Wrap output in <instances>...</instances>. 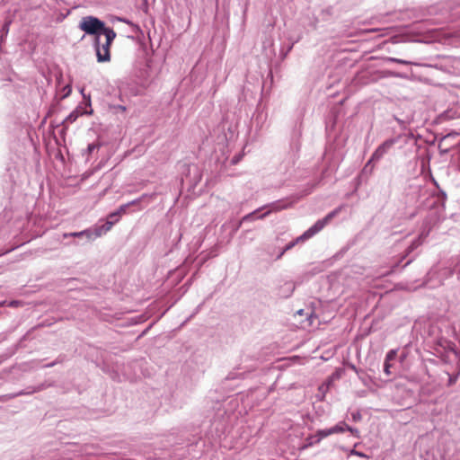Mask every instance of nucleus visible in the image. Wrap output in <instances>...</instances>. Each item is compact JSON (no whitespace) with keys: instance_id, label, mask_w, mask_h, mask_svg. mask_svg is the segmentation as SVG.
Here are the masks:
<instances>
[{"instance_id":"nucleus-1","label":"nucleus","mask_w":460,"mask_h":460,"mask_svg":"<svg viewBox=\"0 0 460 460\" xmlns=\"http://www.w3.org/2000/svg\"><path fill=\"white\" fill-rule=\"evenodd\" d=\"M300 197L297 198H290V199H279L277 201H274L272 203H270L262 208H260L256 210H254L252 213H249L243 217L241 221L239 222L237 228L240 227L242 223L246 221H253L256 219H262L265 217H267L270 212H277L280 211L282 209H286L288 208H290L295 202H296Z\"/></svg>"},{"instance_id":"nucleus-2","label":"nucleus","mask_w":460,"mask_h":460,"mask_svg":"<svg viewBox=\"0 0 460 460\" xmlns=\"http://www.w3.org/2000/svg\"><path fill=\"white\" fill-rule=\"evenodd\" d=\"M105 42L101 41V37H95L93 40V47L96 52L97 61L108 62L111 59L110 47L116 38V33L113 30H105Z\"/></svg>"},{"instance_id":"nucleus-3","label":"nucleus","mask_w":460,"mask_h":460,"mask_svg":"<svg viewBox=\"0 0 460 460\" xmlns=\"http://www.w3.org/2000/svg\"><path fill=\"white\" fill-rule=\"evenodd\" d=\"M79 28L86 34L101 37L105 34V30H112L105 27V24L100 19L93 16L84 17L79 24Z\"/></svg>"},{"instance_id":"nucleus-4","label":"nucleus","mask_w":460,"mask_h":460,"mask_svg":"<svg viewBox=\"0 0 460 460\" xmlns=\"http://www.w3.org/2000/svg\"><path fill=\"white\" fill-rule=\"evenodd\" d=\"M397 140H398L397 138L393 137V138L386 139L381 145H379L376 147V149L374 151V153L372 154V155H371L370 159L368 160V162L367 163V164L365 165L364 170H367L371 164L377 163L386 154H388V152L392 149V147L394 146V144L397 142Z\"/></svg>"},{"instance_id":"nucleus-5","label":"nucleus","mask_w":460,"mask_h":460,"mask_svg":"<svg viewBox=\"0 0 460 460\" xmlns=\"http://www.w3.org/2000/svg\"><path fill=\"white\" fill-rule=\"evenodd\" d=\"M430 226L428 223H423L421 231L418 237L414 239L410 246L406 250V254L402 257L404 259L406 256H408L411 252H412L415 249H417L420 245H421L426 238L429 236L430 233Z\"/></svg>"},{"instance_id":"nucleus-6","label":"nucleus","mask_w":460,"mask_h":460,"mask_svg":"<svg viewBox=\"0 0 460 460\" xmlns=\"http://www.w3.org/2000/svg\"><path fill=\"white\" fill-rule=\"evenodd\" d=\"M120 217L118 216V214L114 211L110 213L107 216V220L103 225L101 226H95V236H102L105 234L107 232H109L111 227L119 222Z\"/></svg>"},{"instance_id":"nucleus-7","label":"nucleus","mask_w":460,"mask_h":460,"mask_svg":"<svg viewBox=\"0 0 460 460\" xmlns=\"http://www.w3.org/2000/svg\"><path fill=\"white\" fill-rule=\"evenodd\" d=\"M341 210V207H339L335 208L334 210L328 213L323 219H320L316 221L311 227V232H313L314 234H316L319 233L325 225L331 221L335 216H337Z\"/></svg>"},{"instance_id":"nucleus-8","label":"nucleus","mask_w":460,"mask_h":460,"mask_svg":"<svg viewBox=\"0 0 460 460\" xmlns=\"http://www.w3.org/2000/svg\"><path fill=\"white\" fill-rule=\"evenodd\" d=\"M436 274H437V273H435V272H429V273L428 274V279H427V281H426V283H425L428 287H429V288H436V287H438V286L442 285V284H443V282H444V280H445L447 278H448V277L452 276L453 271H452L451 270H449V269L445 268V269H443V270H439V272H438V282H437V283H435V284H431V283H429V282H430V280H431V279H432Z\"/></svg>"},{"instance_id":"nucleus-9","label":"nucleus","mask_w":460,"mask_h":460,"mask_svg":"<svg viewBox=\"0 0 460 460\" xmlns=\"http://www.w3.org/2000/svg\"><path fill=\"white\" fill-rule=\"evenodd\" d=\"M441 120H450L460 118V102L451 104L444 112L439 116Z\"/></svg>"},{"instance_id":"nucleus-10","label":"nucleus","mask_w":460,"mask_h":460,"mask_svg":"<svg viewBox=\"0 0 460 460\" xmlns=\"http://www.w3.org/2000/svg\"><path fill=\"white\" fill-rule=\"evenodd\" d=\"M67 237H84L88 241L94 240L99 236H95V226L93 228H88L80 232H72L64 234V238Z\"/></svg>"},{"instance_id":"nucleus-11","label":"nucleus","mask_w":460,"mask_h":460,"mask_svg":"<svg viewBox=\"0 0 460 460\" xmlns=\"http://www.w3.org/2000/svg\"><path fill=\"white\" fill-rule=\"evenodd\" d=\"M332 435V428L324 429H319L315 435L312 436L308 438V445L307 446H313L314 444H318L321 442L322 439L327 438L328 436Z\"/></svg>"},{"instance_id":"nucleus-12","label":"nucleus","mask_w":460,"mask_h":460,"mask_svg":"<svg viewBox=\"0 0 460 460\" xmlns=\"http://www.w3.org/2000/svg\"><path fill=\"white\" fill-rule=\"evenodd\" d=\"M314 234H313V232H311V229L308 228L303 234H301L300 236L296 237L295 240L289 242L283 249H284V252H288L289 250H291L293 247H295L297 243H302V242H305L308 239H310L311 237H313Z\"/></svg>"},{"instance_id":"nucleus-13","label":"nucleus","mask_w":460,"mask_h":460,"mask_svg":"<svg viewBox=\"0 0 460 460\" xmlns=\"http://www.w3.org/2000/svg\"><path fill=\"white\" fill-rule=\"evenodd\" d=\"M295 284L291 281H287L279 289V296L282 297H289L295 290Z\"/></svg>"},{"instance_id":"nucleus-14","label":"nucleus","mask_w":460,"mask_h":460,"mask_svg":"<svg viewBox=\"0 0 460 460\" xmlns=\"http://www.w3.org/2000/svg\"><path fill=\"white\" fill-rule=\"evenodd\" d=\"M92 112H93V110H91L90 111H85V112H80L78 110H75L69 115H67L66 117V119L63 120V124H66V125L71 124V123L75 122L80 115H82L84 113L91 114Z\"/></svg>"},{"instance_id":"nucleus-15","label":"nucleus","mask_w":460,"mask_h":460,"mask_svg":"<svg viewBox=\"0 0 460 460\" xmlns=\"http://www.w3.org/2000/svg\"><path fill=\"white\" fill-rule=\"evenodd\" d=\"M141 199H136L128 203L121 205L115 212L118 214L119 217L127 212V209L132 206L137 205L140 202Z\"/></svg>"},{"instance_id":"nucleus-16","label":"nucleus","mask_w":460,"mask_h":460,"mask_svg":"<svg viewBox=\"0 0 460 460\" xmlns=\"http://www.w3.org/2000/svg\"><path fill=\"white\" fill-rule=\"evenodd\" d=\"M349 425L345 421H340L335 426L332 427V434L342 433L347 431Z\"/></svg>"},{"instance_id":"nucleus-17","label":"nucleus","mask_w":460,"mask_h":460,"mask_svg":"<svg viewBox=\"0 0 460 460\" xmlns=\"http://www.w3.org/2000/svg\"><path fill=\"white\" fill-rule=\"evenodd\" d=\"M385 61L391 62V63L402 64V65H417L416 63H413L411 61H408V60H404V59H401V58H392V57L385 58Z\"/></svg>"},{"instance_id":"nucleus-18","label":"nucleus","mask_w":460,"mask_h":460,"mask_svg":"<svg viewBox=\"0 0 460 460\" xmlns=\"http://www.w3.org/2000/svg\"><path fill=\"white\" fill-rule=\"evenodd\" d=\"M349 456H357L365 459H369L370 456L363 452L357 451L355 448H352L349 451Z\"/></svg>"},{"instance_id":"nucleus-19","label":"nucleus","mask_w":460,"mask_h":460,"mask_svg":"<svg viewBox=\"0 0 460 460\" xmlns=\"http://www.w3.org/2000/svg\"><path fill=\"white\" fill-rule=\"evenodd\" d=\"M395 119L401 125L402 128H406V127L411 122L412 118L406 117V119H401L399 118H395Z\"/></svg>"},{"instance_id":"nucleus-20","label":"nucleus","mask_w":460,"mask_h":460,"mask_svg":"<svg viewBox=\"0 0 460 460\" xmlns=\"http://www.w3.org/2000/svg\"><path fill=\"white\" fill-rule=\"evenodd\" d=\"M387 75H389L391 77L402 78V79L408 78V75H406L404 73H399V72H394V71H388Z\"/></svg>"},{"instance_id":"nucleus-21","label":"nucleus","mask_w":460,"mask_h":460,"mask_svg":"<svg viewBox=\"0 0 460 460\" xmlns=\"http://www.w3.org/2000/svg\"><path fill=\"white\" fill-rule=\"evenodd\" d=\"M437 198H438V201L440 202L442 205H444L445 201L447 199V194L443 190H439Z\"/></svg>"},{"instance_id":"nucleus-22","label":"nucleus","mask_w":460,"mask_h":460,"mask_svg":"<svg viewBox=\"0 0 460 460\" xmlns=\"http://www.w3.org/2000/svg\"><path fill=\"white\" fill-rule=\"evenodd\" d=\"M111 109H112L114 111V112H118V111H120V112H125L127 111V108L126 106L124 105H112L111 106Z\"/></svg>"},{"instance_id":"nucleus-23","label":"nucleus","mask_w":460,"mask_h":460,"mask_svg":"<svg viewBox=\"0 0 460 460\" xmlns=\"http://www.w3.org/2000/svg\"><path fill=\"white\" fill-rule=\"evenodd\" d=\"M99 148V145L97 144H94V143H92V144H89L85 152L90 155L92 154L95 149Z\"/></svg>"},{"instance_id":"nucleus-24","label":"nucleus","mask_w":460,"mask_h":460,"mask_svg":"<svg viewBox=\"0 0 460 460\" xmlns=\"http://www.w3.org/2000/svg\"><path fill=\"white\" fill-rule=\"evenodd\" d=\"M14 249V246H10L8 248H4L2 243L0 242V256L5 254Z\"/></svg>"},{"instance_id":"nucleus-25","label":"nucleus","mask_w":460,"mask_h":460,"mask_svg":"<svg viewBox=\"0 0 460 460\" xmlns=\"http://www.w3.org/2000/svg\"><path fill=\"white\" fill-rule=\"evenodd\" d=\"M40 387H39V388H37V389H36V388H34V389H32V390H24V391H21V392H19L16 395L31 394H33V393H35V392H37V391H40Z\"/></svg>"},{"instance_id":"nucleus-26","label":"nucleus","mask_w":460,"mask_h":460,"mask_svg":"<svg viewBox=\"0 0 460 460\" xmlns=\"http://www.w3.org/2000/svg\"><path fill=\"white\" fill-rule=\"evenodd\" d=\"M392 367V365L389 363V361L387 360H385V364H384V371L386 375H390L391 372H390V367Z\"/></svg>"},{"instance_id":"nucleus-27","label":"nucleus","mask_w":460,"mask_h":460,"mask_svg":"<svg viewBox=\"0 0 460 460\" xmlns=\"http://www.w3.org/2000/svg\"><path fill=\"white\" fill-rule=\"evenodd\" d=\"M395 355H396L395 350H390L385 356V360L390 361V360L394 359L395 358Z\"/></svg>"},{"instance_id":"nucleus-28","label":"nucleus","mask_w":460,"mask_h":460,"mask_svg":"<svg viewBox=\"0 0 460 460\" xmlns=\"http://www.w3.org/2000/svg\"><path fill=\"white\" fill-rule=\"evenodd\" d=\"M347 430L349 431L353 436L359 438V431L358 429L349 426V429H347Z\"/></svg>"},{"instance_id":"nucleus-29","label":"nucleus","mask_w":460,"mask_h":460,"mask_svg":"<svg viewBox=\"0 0 460 460\" xmlns=\"http://www.w3.org/2000/svg\"><path fill=\"white\" fill-rule=\"evenodd\" d=\"M316 318V316L311 313L310 314L307 315V321H308V325L309 326H312L314 324V320Z\"/></svg>"},{"instance_id":"nucleus-30","label":"nucleus","mask_w":460,"mask_h":460,"mask_svg":"<svg viewBox=\"0 0 460 460\" xmlns=\"http://www.w3.org/2000/svg\"><path fill=\"white\" fill-rule=\"evenodd\" d=\"M20 305H21V302H20V301H18V300H13V301H11V302H9V303L7 304V305H8V306H10V307H17V306H19Z\"/></svg>"},{"instance_id":"nucleus-31","label":"nucleus","mask_w":460,"mask_h":460,"mask_svg":"<svg viewBox=\"0 0 460 460\" xmlns=\"http://www.w3.org/2000/svg\"><path fill=\"white\" fill-rule=\"evenodd\" d=\"M352 419H353L354 421H358L361 419L360 412H358V411L353 412L352 413Z\"/></svg>"},{"instance_id":"nucleus-32","label":"nucleus","mask_w":460,"mask_h":460,"mask_svg":"<svg viewBox=\"0 0 460 460\" xmlns=\"http://www.w3.org/2000/svg\"><path fill=\"white\" fill-rule=\"evenodd\" d=\"M119 20L120 22H123L127 23V24L133 25V23L130 21H128V19H126V18H119Z\"/></svg>"},{"instance_id":"nucleus-33","label":"nucleus","mask_w":460,"mask_h":460,"mask_svg":"<svg viewBox=\"0 0 460 460\" xmlns=\"http://www.w3.org/2000/svg\"><path fill=\"white\" fill-rule=\"evenodd\" d=\"M285 252H284V249H282V250L279 252V254L277 255L276 259H277V260H279V259L284 255V253H285Z\"/></svg>"},{"instance_id":"nucleus-34","label":"nucleus","mask_w":460,"mask_h":460,"mask_svg":"<svg viewBox=\"0 0 460 460\" xmlns=\"http://www.w3.org/2000/svg\"><path fill=\"white\" fill-rule=\"evenodd\" d=\"M7 27H8V24L7 23L4 24V26L3 27V31L7 32L8 31V28Z\"/></svg>"},{"instance_id":"nucleus-35","label":"nucleus","mask_w":460,"mask_h":460,"mask_svg":"<svg viewBox=\"0 0 460 460\" xmlns=\"http://www.w3.org/2000/svg\"><path fill=\"white\" fill-rule=\"evenodd\" d=\"M413 259H410L404 265H403V268L406 267L407 265H409L411 261H412Z\"/></svg>"},{"instance_id":"nucleus-36","label":"nucleus","mask_w":460,"mask_h":460,"mask_svg":"<svg viewBox=\"0 0 460 460\" xmlns=\"http://www.w3.org/2000/svg\"><path fill=\"white\" fill-rule=\"evenodd\" d=\"M6 305V301H2V302H0V307H1V306H4V305Z\"/></svg>"},{"instance_id":"nucleus-37","label":"nucleus","mask_w":460,"mask_h":460,"mask_svg":"<svg viewBox=\"0 0 460 460\" xmlns=\"http://www.w3.org/2000/svg\"><path fill=\"white\" fill-rule=\"evenodd\" d=\"M54 365H55V363H54V362H52V363H49V364L46 365V367H53Z\"/></svg>"},{"instance_id":"nucleus-38","label":"nucleus","mask_w":460,"mask_h":460,"mask_svg":"<svg viewBox=\"0 0 460 460\" xmlns=\"http://www.w3.org/2000/svg\"><path fill=\"white\" fill-rule=\"evenodd\" d=\"M303 313H304V310H303V309H301V310H298V311H297V314H300V315H302V314H303Z\"/></svg>"},{"instance_id":"nucleus-39","label":"nucleus","mask_w":460,"mask_h":460,"mask_svg":"<svg viewBox=\"0 0 460 460\" xmlns=\"http://www.w3.org/2000/svg\"><path fill=\"white\" fill-rule=\"evenodd\" d=\"M341 448L343 451L348 452V453H349V449H347V448H346V447H341Z\"/></svg>"}]
</instances>
